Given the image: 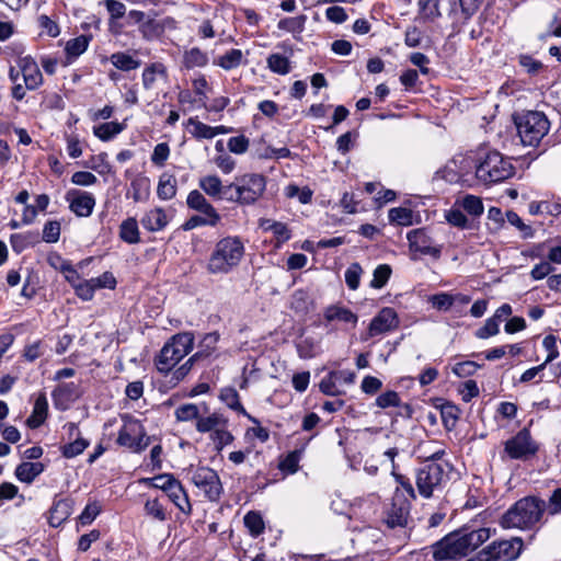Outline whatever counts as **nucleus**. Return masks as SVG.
Segmentation results:
<instances>
[{
  "label": "nucleus",
  "instance_id": "nucleus-1",
  "mask_svg": "<svg viewBox=\"0 0 561 561\" xmlns=\"http://www.w3.org/2000/svg\"><path fill=\"white\" fill-rule=\"evenodd\" d=\"M494 533L495 529L489 527L463 526L430 547L433 559L435 561L462 559L488 541Z\"/></svg>",
  "mask_w": 561,
  "mask_h": 561
},
{
  "label": "nucleus",
  "instance_id": "nucleus-2",
  "mask_svg": "<svg viewBox=\"0 0 561 561\" xmlns=\"http://www.w3.org/2000/svg\"><path fill=\"white\" fill-rule=\"evenodd\" d=\"M545 511V501L535 496H526L518 500L503 514L500 525L505 529H530L540 522Z\"/></svg>",
  "mask_w": 561,
  "mask_h": 561
},
{
  "label": "nucleus",
  "instance_id": "nucleus-3",
  "mask_svg": "<svg viewBox=\"0 0 561 561\" xmlns=\"http://www.w3.org/2000/svg\"><path fill=\"white\" fill-rule=\"evenodd\" d=\"M244 243L237 236H228L215 244V248L207 263V271L210 274H228L236 268L243 255Z\"/></svg>",
  "mask_w": 561,
  "mask_h": 561
},
{
  "label": "nucleus",
  "instance_id": "nucleus-4",
  "mask_svg": "<svg viewBox=\"0 0 561 561\" xmlns=\"http://www.w3.org/2000/svg\"><path fill=\"white\" fill-rule=\"evenodd\" d=\"M266 190V178L259 173H245L234 178L231 182V191L228 203H237L242 206L253 205Z\"/></svg>",
  "mask_w": 561,
  "mask_h": 561
},
{
  "label": "nucleus",
  "instance_id": "nucleus-5",
  "mask_svg": "<svg viewBox=\"0 0 561 561\" xmlns=\"http://www.w3.org/2000/svg\"><path fill=\"white\" fill-rule=\"evenodd\" d=\"M194 346V334L192 332H182L173 335L161 348L154 359L157 369L167 374L186 356Z\"/></svg>",
  "mask_w": 561,
  "mask_h": 561
},
{
  "label": "nucleus",
  "instance_id": "nucleus-6",
  "mask_svg": "<svg viewBox=\"0 0 561 561\" xmlns=\"http://www.w3.org/2000/svg\"><path fill=\"white\" fill-rule=\"evenodd\" d=\"M518 136L525 146H537L548 134L550 122L542 112L528 111L514 118Z\"/></svg>",
  "mask_w": 561,
  "mask_h": 561
},
{
  "label": "nucleus",
  "instance_id": "nucleus-7",
  "mask_svg": "<svg viewBox=\"0 0 561 561\" xmlns=\"http://www.w3.org/2000/svg\"><path fill=\"white\" fill-rule=\"evenodd\" d=\"M515 168L508 158L499 151H490L477 167V179L484 184H493L513 176Z\"/></svg>",
  "mask_w": 561,
  "mask_h": 561
},
{
  "label": "nucleus",
  "instance_id": "nucleus-8",
  "mask_svg": "<svg viewBox=\"0 0 561 561\" xmlns=\"http://www.w3.org/2000/svg\"><path fill=\"white\" fill-rule=\"evenodd\" d=\"M450 466L448 462H430L416 471L415 483L419 493L428 499L436 491H440L449 479Z\"/></svg>",
  "mask_w": 561,
  "mask_h": 561
},
{
  "label": "nucleus",
  "instance_id": "nucleus-9",
  "mask_svg": "<svg viewBox=\"0 0 561 561\" xmlns=\"http://www.w3.org/2000/svg\"><path fill=\"white\" fill-rule=\"evenodd\" d=\"M523 549L524 541L520 537L495 540L465 561H514Z\"/></svg>",
  "mask_w": 561,
  "mask_h": 561
},
{
  "label": "nucleus",
  "instance_id": "nucleus-10",
  "mask_svg": "<svg viewBox=\"0 0 561 561\" xmlns=\"http://www.w3.org/2000/svg\"><path fill=\"white\" fill-rule=\"evenodd\" d=\"M122 419L124 424L119 430L117 443L135 453L146 449L150 443V438L146 435V431L140 421L129 415H124Z\"/></svg>",
  "mask_w": 561,
  "mask_h": 561
},
{
  "label": "nucleus",
  "instance_id": "nucleus-11",
  "mask_svg": "<svg viewBox=\"0 0 561 561\" xmlns=\"http://www.w3.org/2000/svg\"><path fill=\"white\" fill-rule=\"evenodd\" d=\"M191 480L209 501L216 502L220 499L222 485L215 470L208 467H198L192 471Z\"/></svg>",
  "mask_w": 561,
  "mask_h": 561
},
{
  "label": "nucleus",
  "instance_id": "nucleus-12",
  "mask_svg": "<svg viewBox=\"0 0 561 561\" xmlns=\"http://www.w3.org/2000/svg\"><path fill=\"white\" fill-rule=\"evenodd\" d=\"M410 251L420 255L438 260L442 255V244H438L424 228L413 229L408 232Z\"/></svg>",
  "mask_w": 561,
  "mask_h": 561
},
{
  "label": "nucleus",
  "instance_id": "nucleus-13",
  "mask_svg": "<svg viewBox=\"0 0 561 561\" xmlns=\"http://www.w3.org/2000/svg\"><path fill=\"white\" fill-rule=\"evenodd\" d=\"M504 449L512 459H527L537 453L538 447L524 428L505 443Z\"/></svg>",
  "mask_w": 561,
  "mask_h": 561
},
{
  "label": "nucleus",
  "instance_id": "nucleus-14",
  "mask_svg": "<svg viewBox=\"0 0 561 561\" xmlns=\"http://www.w3.org/2000/svg\"><path fill=\"white\" fill-rule=\"evenodd\" d=\"M411 503L402 492L397 491L387 512L386 524L390 528L404 527L410 516Z\"/></svg>",
  "mask_w": 561,
  "mask_h": 561
},
{
  "label": "nucleus",
  "instance_id": "nucleus-15",
  "mask_svg": "<svg viewBox=\"0 0 561 561\" xmlns=\"http://www.w3.org/2000/svg\"><path fill=\"white\" fill-rule=\"evenodd\" d=\"M65 199L69 204V209L78 217H89L96 203L92 193L80 190H69Z\"/></svg>",
  "mask_w": 561,
  "mask_h": 561
},
{
  "label": "nucleus",
  "instance_id": "nucleus-16",
  "mask_svg": "<svg viewBox=\"0 0 561 561\" xmlns=\"http://www.w3.org/2000/svg\"><path fill=\"white\" fill-rule=\"evenodd\" d=\"M399 325L398 314L394 309L382 308L377 316L373 318L368 327L370 337L393 331Z\"/></svg>",
  "mask_w": 561,
  "mask_h": 561
},
{
  "label": "nucleus",
  "instance_id": "nucleus-17",
  "mask_svg": "<svg viewBox=\"0 0 561 561\" xmlns=\"http://www.w3.org/2000/svg\"><path fill=\"white\" fill-rule=\"evenodd\" d=\"M198 185L201 190L215 201H226L231 191V183L224 185L218 175L209 174L199 179Z\"/></svg>",
  "mask_w": 561,
  "mask_h": 561
},
{
  "label": "nucleus",
  "instance_id": "nucleus-18",
  "mask_svg": "<svg viewBox=\"0 0 561 561\" xmlns=\"http://www.w3.org/2000/svg\"><path fill=\"white\" fill-rule=\"evenodd\" d=\"M18 66L23 76V80L27 90H35L42 85V72L36 61L32 57L24 56L19 58Z\"/></svg>",
  "mask_w": 561,
  "mask_h": 561
},
{
  "label": "nucleus",
  "instance_id": "nucleus-19",
  "mask_svg": "<svg viewBox=\"0 0 561 561\" xmlns=\"http://www.w3.org/2000/svg\"><path fill=\"white\" fill-rule=\"evenodd\" d=\"M140 222L146 230L158 232L168 226L169 218L163 208L154 207L144 214Z\"/></svg>",
  "mask_w": 561,
  "mask_h": 561
},
{
  "label": "nucleus",
  "instance_id": "nucleus-20",
  "mask_svg": "<svg viewBox=\"0 0 561 561\" xmlns=\"http://www.w3.org/2000/svg\"><path fill=\"white\" fill-rule=\"evenodd\" d=\"M323 316L328 322L339 321L343 323H351L353 327H355L358 321L357 314H355L352 310L339 305L327 307Z\"/></svg>",
  "mask_w": 561,
  "mask_h": 561
},
{
  "label": "nucleus",
  "instance_id": "nucleus-21",
  "mask_svg": "<svg viewBox=\"0 0 561 561\" xmlns=\"http://www.w3.org/2000/svg\"><path fill=\"white\" fill-rule=\"evenodd\" d=\"M72 513V501L68 499H61L54 502L50 508L49 524L53 527L60 526Z\"/></svg>",
  "mask_w": 561,
  "mask_h": 561
},
{
  "label": "nucleus",
  "instance_id": "nucleus-22",
  "mask_svg": "<svg viewBox=\"0 0 561 561\" xmlns=\"http://www.w3.org/2000/svg\"><path fill=\"white\" fill-rule=\"evenodd\" d=\"M45 466L42 462L23 461L15 468V477L24 483H32L43 471Z\"/></svg>",
  "mask_w": 561,
  "mask_h": 561
},
{
  "label": "nucleus",
  "instance_id": "nucleus-23",
  "mask_svg": "<svg viewBox=\"0 0 561 561\" xmlns=\"http://www.w3.org/2000/svg\"><path fill=\"white\" fill-rule=\"evenodd\" d=\"M219 398L229 409L245 415L252 423H257V419L250 415L241 404L239 393L234 388L221 389Z\"/></svg>",
  "mask_w": 561,
  "mask_h": 561
},
{
  "label": "nucleus",
  "instance_id": "nucleus-24",
  "mask_svg": "<svg viewBox=\"0 0 561 561\" xmlns=\"http://www.w3.org/2000/svg\"><path fill=\"white\" fill-rule=\"evenodd\" d=\"M48 413V402L45 394L36 398L33 407L32 414L26 420V425L30 428L39 427L46 420Z\"/></svg>",
  "mask_w": 561,
  "mask_h": 561
},
{
  "label": "nucleus",
  "instance_id": "nucleus-25",
  "mask_svg": "<svg viewBox=\"0 0 561 561\" xmlns=\"http://www.w3.org/2000/svg\"><path fill=\"white\" fill-rule=\"evenodd\" d=\"M220 220L221 216L219 215V213H201V215L190 217L182 225V229L188 231L202 226L216 227L220 222Z\"/></svg>",
  "mask_w": 561,
  "mask_h": 561
},
{
  "label": "nucleus",
  "instance_id": "nucleus-26",
  "mask_svg": "<svg viewBox=\"0 0 561 561\" xmlns=\"http://www.w3.org/2000/svg\"><path fill=\"white\" fill-rule=\"evenodd\" d=\"M226 423H228V419L222 414L215 412L206 416L201 415L196 422V430L199 433H209L210 435Z\"/></svg>",
  "mask_w": 561,
  "mask_h": 561
},
{
  "label": "nucleus",
  "instance_id": "nucleus-27",
  "mask_svg": "<svg viewBox=\"0 0 561 561\" xmlns=\"http://www.w3.org/2000/svg\"><path fill=\"white\" fill-rule=\"evenodd\" d=\"M119 238L128 244L140 242L138 222L135 218L129 217L122 221L119 226Z\"/></svg>",
  "mask_w": 561,
  "mask_h": 561
},
{
  "label": "nucleus",
  "instance_id": "nucleus-28",
  "mask_svg": "<svg viewBox=\"0 0 561 561\" xmlns=\"http://www.w3.org/2000/svg\"><path fill=\"white\" fill-rule=\"evenodd\" d=\"M168 497L176 505V507L185 514H190L192 506L188 496L184 491L180 481L173 483V486L167 492Z\"/></svg>",
  "mask_w": 561,
  "mask_h": 561
},
{
  "label": "nucleus",
  "instance_id": "nucleus-29",
  "mask_svg": "<svg viewBox=\"0 0 561 561\" xmlns=\"http://www.w3.org/2000/svg\"><path fill=\"white\" fill-rule=\"evenodd\" d=\"M176 179L172 174L163 173L158 182L157 195L161 201L172 199L176 195Z\"/></svg>",
  "mask_w": 561,
  "mask_h": 561
},
{
  "label": "nucleus",
  "instance_id": "nucleus-30",
  "mask_svg": "<svg viewBox=\"0 0 561 561\" xmlns=\"http://www.w3.org/2000/svg\"><path fill=\"white\" fill-rule=\"evenodd\" d=\"M90 36L80 35L66 43L65 51L67 55V61L72 62L81 54H83L89 46Z\"/></svg>",
  "mask_w": 561,
  "mask_h": 561
},
{
  "label": "nucleus",
  "instance_id": "nucleus-31",
  "mask_svg": "<svg viewBox=\"0 0 561 561\" xmlns=\"http://www.w3.org/2000/svg\"><path fill=\"white\" fill-rule=\"evenodd\" d=\"M186 204L191 209L198 213H218L216 208L206 199V197L197 190L188 193Z\"/></svg>",
  "mask_w": 561,
  "mask_h": 561
},
{
  "label": "nucleus",
  "instance_id": "nucleus-32",
  "mask_svg": "<svg viewBox=\"0 0 561 561\" xmlns=\"http://www.w3.org/2000/svg\"><path fill=\"white\" fill-rule=\"evenodd\" d=\"M243 61V53L241 49L232 48L219 56L214 64L225 70H232L238 68Z\"/></svg>",
  "mask_w": 561,
  "mask_h": 561
},
{
  "label": "nucleus",
  "instance_id": "nucleus-33",
  "mask_svg": "<svg viewBox=\"0 0 561 561\" xmlns=\"http://www.w3.org/2000/svg\"><path fill=\"white\" fill-rule=\"evenodd\" d=\"M167 76V68L161 62H153L146 67L142 71V85L146 90H151L157 78Z\"/></svg>",
  "mask_w": 561,
  "mask_h": 561
},
{
  "label": "nucleus",
  "instance_id": "nucleus-34",
  "mask_svg": "<svg viewBox=\"0 0 561 561\" xmlns=\"http://www.w3.org/2000/svg\"><path fill=\"white\" fill-rule=\"evenodd\" d=\"M110 61L115 68L122 71H131L139 68L141 65L140 60L123 51L112 54Z\"/></svg>",
  "mask_w": 561,
  "mask_h": 561
},
{
  "label": "nucleus",
  "instance_id": "nucleus-35",
  "mask_svg": "<svg viewBox=\"0 0 561 561\" xmlns=\"http://www.w3.org/2000/svg\"><path fill=\"white\" fill-rule=\"evenodd\" d=\"M130 194L135 203L146 202L150 196V181L148 178H137L130 183Z\"/></svg>",
  "mask_w": 561,
  "mask_h": 561
},
{
  "label": "nucleus",
  "instance_id": "nucleus-36",
  "mask_svg": "<svg viewBox=\"0 0 561 561\" xmlns=\"http://www.w3.org/2000/svg\"><path fill=\"white\" fill-rule=\"evenodd\" d=\"M124 130V125L117 122L103 123L93 127V134L102 141H108Z\"/></svg>",
  "mask_w": 561,
  "mask_h": 561
},
{
  "label": "nucleus",
  "instance_id": "nucleus-37",
  "mask_svg": "<svg viewBox=\"0 0 561 561\" xmlns=\"http://www.w3.org/2000/svg\"><path fill=\"white\" fill-rule=\"evenodd\" d=\"M243 522L252 537L256 538L264 533L265 524L262 515L259 512H248L243 518Z\"/></svg>",
  "mask_w": 561,
  "mask_h": 561
},
{
  "label": "nucleus",
  "instance_id": "nucleus-38",
  "mask_svg": "<svg viewBox=\"0 0 561 561\" xmlns=\"http://www.w3.org/2000/svg\"><path fill=\"white\" fill-rule=\"evenodd\" d=\"M267 68L277 75L285 76L290 72V61L282 54H271L266 59Z\"/></svg>",
  "mask_w": 561,
  "mask_h": 561
},
{
  "label": "nucleus",
  "instance_id": "nucleus-39",
  "mask_svg": "<svg viewBox=\"0 0 561 561\" xmlns=\"http://www.w3.org/2000/svg\"><path fill=\"white\" fill-rule=\"evenodd\" d=\"M187 127L190 134L196 139L214 138L213 126L202 123L195 117H191L187 119Z\"/></svg>",
  "mask_w": 561,
  "mask_h": 561
},
{
  "label": "nucleus",
  "instance_id": "nucleus-40",
  "mask_svg": "<svg viewBox=\"0 0 561 561\" xmlns=\"http://www.w3.org/2000/svg\"><path fill=\"white\" fill-rule=\"evenodd\" d=\"M183 62L187 69L204 67L208 62V57L206 53L197 47H194L185 51Z\"/></svg>",
  "mask_w": 561,
  "mask_h": 561
},
{
  "label": "nucleus",
  "instance_id": "nucleus-41",
  "mask_svg": "<svg viewBox=\"0 0 561 561\" xmlns=\"http://www.w3.org/2000/svg\"><path fill=\"white\" fill-rule=\"evenodd\" d=\"M229 422L218 427L213 434L209 435L214 443L215 449L221 451L225 446L230 445L234 437L228 430Z\"/></svg>",
  "mask_w": 561,
  "mask_h": 561
},
{
  "label": "nucleus",
  "instance_id": "nucleus-42",
  "mask_svg": "<svg viewBox=\"0 0 561 561\" xmlns=\"http://www.w3.org/2000/svg\"><path fill=\"white\" fill-rule=\"evenodd\" d=\"M454 160L463 182L466 181V176L469 175L473 170L477 172V167L479 163L473 156L460 153L455 156Z\"/></svg>",
  "mask_w": 561,
  "mask_h": 561
},
{
  "label": "nucleus",
  "instance_id": "nucleus-43",
  "mask_svg": "<svg viewBox=\"0 0 561 561\" xmlns=\"http://www.w3.org/2000/svg\"><path fill=\"white\" fill-rule=\"evenodd\" d=\"M389 221L399 226H411L413 224V211L407 207H394L388 213Z\"/></svg>",
  "mask_w": 561,
  "mask_h": 561
},
{
  "label": "nucleus",
  "instance_id": "nucleus-44",
  "mask_svg": "<svg viewBox=\"0 0 561 561\" xmlns=\"http://www.w3.org/2000/svg\"><path fill=\"white\" fill-rule=\"evenodd\" d=\"M307 16L301 14L293 18H285L278 21L277 27L288 33H301L305 28Z\"/></svg>",
  "mask_w": 561,
  "mask_h": 561
},
{
  "label": "nucleus",
  "instance_id": "nucleus-45",
  "mask_svg": "<svg viewBox=\"0 0 561 561\" xmlns=\"http://www.w3.org/2000/svg\"><path fill=\"white\" fill-rule=\"evenodd\" d=\"M302 456V449H296L286 455V457L279 462V469L283 472L294 474L299 469V461Z\"/></svg>",
  "mask_w": 561,
  "mask_h": 561
},
{
  "label": "nucleus",
  "instance_id": "nucleus-46",
  "mask_svg": "<svg viewBox=\"0 0 561 561\" xmlns=\"http://www.w3.org/2000/svg\"><path fill=\"white\" fill-rule=\"evenodd\" d=\"M174 414L176 420L180 422H188L193 420L197 421L201 416L198 407L193 403L180 405L179 408H176Z\"/></svg>",
  "mask_w": 561,
  "mask_h": 561
},
{
  "label": "nucleus",
  "instance_id": "nucleus-47",
  "mask_svg": "<svg viewBox=\"0 0 561 561\" xmlns=\"http://www.w3.org/2000/svg\"><path fill=\"white\" fill-rule=\"evenodd\" d=\"M391 267L388 264L378 265L373 275L370 286L376 289L382 288L391 276Z\"/></svg>",
  "mask_w": 561,
  "mask_h": 561
},
{
  "label": "nucleus",
  "instance_id": "nucleus-48",
  "mask_svg": "<svg viewBox=\"0 0 561 561\" xmlns=\"http://www.w3.org/2000/svg\"><path fill=\"white\" fill-rule=\"evenodd\" d=\"M139 31L144 38L153 39L163 34V25L159 24V21L150 19L141 23Z\"/></svg>",
  "mask_w": 561,
  "mask_h": 561
},
{
  "label": "nucleus",
  "instance_id": "nucleus-49",
  "mask_svg": "<svg viewBox=\"0 0 561 561\" xmlns=\"http://www.w3.org/2000/svg\"><path fill=\"white\" fill-rule=\"evenodd\" d=\"M144 481L148 485L160 489L167 493L171 486H173V483H175L178 480L172 474L163 473L153 478L145 479Z\"/></svg>",
  "mask_w": 561,
  "mask_h": 561
},
{
  "label": "nucleus",
  "instance_id": "nucleus-50",
  "mask_svg": "<svg viewBox=\"0 0 561 561\" xmlns=\"http://www.w3.org/2000/svg\"><path fill=\"white\" fill-rule=\"evenodd\" d=\"M89 446V442L84 438H77L73 442L61 447V454L66 458H73L84 451Z\"/></svg>",
  "mask_w": 561,
  "mask_h": 561
},
{
  "label": "nucleus",
  "instance_id": "nucleus-51",
  "mask_svg": "<svg viewBox=\"0 0 561 561\" xmlns=\"http://www.w3.org/2000/svg\"><path fill=\"white\" fill-rule=\"evenodd\" d=\"M506 219L512 226L516 227L520 231L522 237L524 239L533 238V236H534L533 228L530 226L524 224V221L522 220V218L518 216L517 213H515L513 210H508L506 213Z\"/></svg>",
  "mask_w": 561,
  "mask_h": 561
},
{
  "label": "nucleus",
  "instance_id": "nucleus-52",
  "mask_svg": "<svg viewBox=\"0 0 561 561\" xmlns=\"http://www.w3.org/2000/svg\"><path fill=\"white\" fill-rule=\"evenodd\" d=\"M461 207L472 216H480L483 213L482 201L474 195H466L461 201Z\"/></svg>",
  "mask_w": 561,
  "mask_h": 561
},
{
  "label": "nucleus",
  "instance_id": "nucleus-53",
  "mask_svg": "<svg viewBox=\"0 0 561 561\" xmlns=\"http://www.w3.org/2000/svg\"><path fill=\"white\" fill-rule=\"evenodd\" d=\"M443 425L447 431L455 428L458 415L457 408L453 404H445L440 410Z\"/></svg>",
  "mask_w": 561,
  "mask_h": 561
},
{
  "label": "nucleus",
  "instance_id": "nucleus-54",
  "mask_svg": "<svg viewBox=\"0 0 561 561\" xmlns=\"http://www.w3.org/2000/svg\"><path fill=\"white\" fill-rule=\"evenodd\" d=\"M481 366L479 364H477L476 362H472V360H465V362H460V363H457L453 368H451V371L460 377V378H467V377H470L472 375L476 374V371L480 368Z\"/></svg>",
  "mask_w": 561,
  "mask_h": 561
},
{
  "label": "nucleus",
  "instance_id": "nucleus-55",
  "mask_svg": "<svg viewBox=\"0 0 561 561\" xmlns=\"http://www.w3.org/2000/svg\"><path fill=\"white\" fill-rule=\"evenodd\" d=\"M362 267L358 263H353L345 271V283L350 289L355 290L359 286Z\"/></svg>",
  "mask_w": 561,
  "mask_h": 561
},
{
  "label": "nucleus",
  "instance_id": "nucleus-56",
  "mask_svg": "<svg viewBox=\"0 0 561 561\" xmlns=\"http://www.w3.org/2000/svg\"><path fill=\"white\" fill-rule=\"evenodd\" d=\"M442 179L449 183L463 182L462 178L457 170L454 158L438 172Z\"/></svg>",
  "mask_w": 561,
  "mask_h": 561
},
{
  "label": "nucleus",
  "instance_id": "nucleus-57",
  "mask_svg": "<svg viewBox=\"0 0 561 561\" xmlns=\"http://www.w3.org/2000/svg\"><path fill=\"white\" fill-rule=\"evenodd\" d=\"M101 513V505L98 502L88 503L79 515V522L82 525L91 524Z\"/></svg>",
  "mask_w": 561,
  "mask_h": 561
},
{
  "label": "nucleus",
  "instance_id": "nucleus-58",
  "mask_svg": "<svg viewBox=\"0 0 561 561\" xmlns=\"http://www.w3.org/2000/svg\"><path fill=\"white\" fill-rule=\"evenodd\" d=\"M430 301L437 310L447 311L454 305L455 297L448 293H440L432 296Z\"/></svg>",
  "mask_w": 561,
  "mask_h": 561
},
{
  "label": "nucleus",
  "instance_id": "nucleus-59",
  "mask_svg": "<svg viewBox=\"0 0 561 561\" xmlns=\"http://www.w3.org/2000/svg\"><path fill=\"white\" fill-rule=\"evenodd\" d=\"M500 331V322L495 320L493 317L486 319L483 327L477 330L476 336L478 339H488L494 336Z\"/></svg>",
  "mask_w": 561,
  "mask_h": 561
},
{
  "label": "nucleus",
  "instance_id": "nucleus-60",
  "mask_svg": "<svg viewBox=\"0 0 561 561\" xmlns=\"http://www.w3.org/2000/svg\"><path fill=\"white\" fill-rule=\"evenodd\" d=\"M60 237V224L56 220L47 221L43 229V239L48 243H55Z\"/></svg>",
  "mask_w": 561,
  "mask_h": 561
},
{
  "label": "nucleus",
  "instance_id": "nucleus-61",
  "mask_svg": "<svg viewBox=\"0 0 561 561\" xmlns=\"http://www.w3.org/2000/svg\"><path fill=\"white\" fill-rule=\"evenodd\" d=\"M89 280L95 290L100 288L113 289L116 286V279L111 272H104L102 275L90 278Z\"/></svg>",
  "mask_w": 561,
  "mask_h": 561
},
{
  "label": "nucleus",
  "instance_id": "nucleus-62",
  "mask_svg": "<svg viewBox=\"0 0 561 561\" xmlns=\"http://www.w3.org/2000/svg\"><path fill=\"white\" fill-rule=\"evenodd\" d=\"M249 145H250L249 139L245 136L240 135V136L229 138L227 147L230 152L236 153V154H242V153L247 152Z\"/></svg>",
  "mask_w": 561,
  "mask_h": 561
},
{
  "label": "nucleus",
  "instance_id": "nucleus-63",
  "mask_svg": "<svg viewBox=\"0 0 561 561\" xmlns=\"http://www.w3.org/2000/svg\"><path fill=\"white\" fill-rule=\"evenodd\" d=\"M170 156V148L167 142L158 144L151 154V161L158 165L163 167Z\"/></svg>",
  "mask_w": 561,
  "mask_h": 561
},
{
  "label": "nucleus",
  "instance_id": "nucleus-64",
  "mask_svg": "<svg viewBox=\"0 0 561 561\" xmlns=\"http://www.w3.org/2000/svg\"><path fill=\"white\" fill-rule=\"evenodd\" d=\"M145 511L148 515L152 516L153 518L163 522L167 519V515L164 512V508L162 504L157 500H148L145 503Z\"/></svg>",
  "mask_w": 561,
  "mask_h": 561
}]
</instances>
